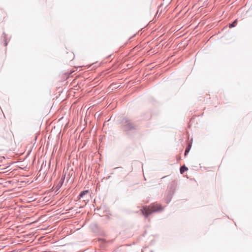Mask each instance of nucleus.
Segmentation results:
<instances>
[{
  "label": "nucleus",
  "instance_id": "1",
  "mask_svg": "<svg viewBox=\"0 0 252 252\" xmlns=\"http://www.w3.org/2000/svg\"><path fill=\"white\" fill-rule=\"evenodd\" d=\"M163 210V208L160 204H152L151 206L147 208H144L142 212L145 218H148L149 216L153 213L160 212Z\"/></svg>",
  "mask_w": 252,
  "mask_h": 252
},
{
  "label": "nucleus",
  "instance_id": "2",
  "mask_svg": "<svg viewBox=\"0 0 252 252\" xmlns=\"http://www.w3.org/2000/svg\"><path fill=\"white\" fill-rule=\"evenodd\" d=\"M122 123L124 131H129L136 129V125L127 118H123Z\"/></svg>",
  "mask_w": 252,
  "mask_h": 252
},
{
  "label": "nucleus",
  "instance_id": "3",
  "mask_svg": "<svg viewBox=\"0 0 252 252\" xmlns=\"http://www.w3.org/2000/svg\"><path fill=\"white\" fill-rule=\"evenodd\" d=\"M65 175H63L62 176L60 180L59 181V182H58V183L57 184L56 186L55 187V189L56 190V191H57L63 186V184L64 182V180L65 179Z\"/></svg>",
  "mask_w": 252,
  "mask_h": 252
},
{
  "label": "nucleus",
  "instance_id": "4",
  "mask_svg": "<svg viewBox=\"0 0 252 252\" xmlns=\"http://www.w3.org/2000/svg\"><path fill=\"white\" fill-rule=\"evenodd\" d=\"M173 194V191L172 190V189L170 188L169 190L168 194L167 195V197L165 199V202L166 203L168 204L170 202V201L172 199V197Z\"/></svg>",
  "mask_w": 252,
  "mask_h": 252
},
{
  "label": "nucleus",
  "instance_id": "5",
  "mask_svg": "<svg viewBox=\"0 0 252 252\" xmlns=\"http://www.w3.org/2000/svg\"><path fill=\"white\" fill-rule=\"evenodd\" d=\"M173 194V191L172 190V189L170 188L169 190L168 194L167 195V197L165 199V202L166 203L168 204L170 202V201L172 199V197Z\"/></svg>",
  "mask_w": 252,
  "mask_h": 252
},
{
  "label": "nucleus",
  "instance_id": "6",
  "mask_svg": "<svg viewBox=\"0 0 252 252\" xmlns=\"http://www.w3.org/2000/svg\"><path fill=\"white\" fill-rule=\"evenodd\" d=\"M89 192L88 190H85L81 191L78 195V198L80 199L81 198H83L84 196Z\"/></svg>",
  "mask_w": 252,
  "mask_h": 252
},
{
  "label": "nucleus",
  "instance_id": "7",
  "mask_svg": "<svg viewBox=\"0 0 252 252\" xmlns=\"http://www.w3.org/2000/svg\"><path fill=\"white\" fill-rule=\"evenodd\" d=\"M188 168L185 166H181L180 169L181 174H183L185 171H187Z\"/></svg>",
  "mask_w": 252,
  "mask_h": 252
},
{
  "label": "nucleus",
  "instance_id": "8",
  "mask_svg": "<svg viewBox=\"0 0 252 252\" xmlns=\"http://www.w3.org/2000/svg\"><path fill=\"white\" fill-rule=\"evenodd\" d=\"M237 23V20H235L232 23L229 24V27L230 28H233L236 26Z\"/></svg>",
  "mask_w": 252,
  "mask_h": 252
},
{
  "label": "nucleus",
  "instance_id": "9",
  "mask_svg": "<svg viewBox=\"0 0 252 252\" xmlns=\"http://www.w3.org/2000/svg\"><path fill=\"white\" fill-rule=\"evenodd\" d=\"M3 35L4 41V46H6L7 45V41L6 40V34L4 33H3Z\"/></svg>",
  "mask_w": 252,
  "mask_h": 252
},
{
  "label": "nucleus",
  "instance_id": "10",
  "mask_svg": "<svg viewBox=\"0 0 252 252\" xmlns=\"http://www.w3.org/2000/svg\"><path fill=\"white\" fill-rule=\"evenodd\" d=\"M190 147L189 146H188V147H187L186 148L185 152V155H186L189 153V152L190 150Z\"/></svg>",
  "mask_w": 252,
  "mask_h": 252
},
{
  "label": "nucleus",
  "instance_id": "11",
  "mask_svg": "<svg viewBox=\"0 0 252 252\" xmlns=\"http://www.w3.org/2000/svg\"><path fill=\"white\" fill-rule=\"evenodd\" d=\"M110 176H109L108 177H107V178H106V179H109V178H110Z\"/></svg>",
  "mask_w": 252,
  "mask_h": 252
},
{
  "label": "nucleus",
  "instance_id": "12",
  "mask_svg": "<svg viewBox=\"0 0 252 252\" xmlns=\"http://www.w3.org/2000/svg\"><path fill=\"white\" fill-rule=\"evenodd\" d=\"M48 252V251H44V252Z\"/></svg>",
  "mask_w": 252,
  "mask_h": 252
},
{
  "label": "nucleus",
  "instance_id": "13",
  "mask_svg": "<svg viewBox=\"0 0 252 252\" xmlns=\"http://www.w3.org/2000/svg\"><path fill=\"white\" fill-rule=\"evenodd\" d=\"M119 168V167H116V168H115L114 169H117V168Z\"/></svg>",
  "mask_w": 252,
  "mask_h": 252
}]
</instances>
